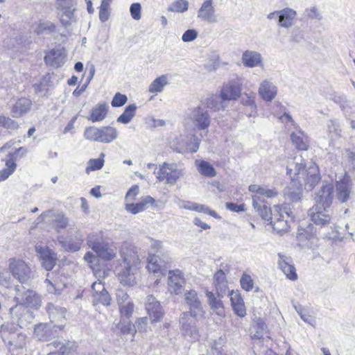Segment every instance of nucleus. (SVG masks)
I'll return each mask as SVG.
<instances>
[{
  "label": "nucleus",
  "instance_id": "24",
  "mask_svg": "<svg viewBox=\"0 0 355 355\" xmlns=\"http://www.w3.org/2000/svg\"><path fill=\"white\" fill-rule=\"evenodd\" d=\"M138 266L124 265L118 272L120 282L124 286H133L136 283Z\"/></svg>",
  "mask_w": 355,
  "mask_h": 355
},
{
  "label": "nucleus",
  "instance_id": "12",
  "mask_svg": "<svg viewBox=\"0 0 355 355\" xmlns=\"http://www.w3.org/2000/svg\"><path fill=\"white\" fill-rule=\"evenodd\" d=\"M334 185L331 183L323 182L315 198V204L313 206L329 208L332 203L334 194Z\"/></svg>",
  "mask_w": 355,
  "mask_h": 355
},
{
  "label": "nucleus",
  "instance_id": "28",
  "mask_svg": "<svg viewBox=\"0 0 355 355\" xmlns=\"http://www.w3.org/2000/svg\"><path fill=\"white\" fill-rule=\"evenodd\" d=\"M278 257L279 267L286 276L291 280L297 279V275L295 271V268L291 263V258L286 257L280 253L278 254Z\"/></svg>",
  "mask_w": 355,
  "mask_h": 355
},
{
  "label": "nucleus",
  "instance_id": "55",
  "mask_svg": "<svg viewBox=\"0 0 355 355\" xmlns=\"http://www.w3.org/2000/svg\"><path fill=\"white\" fill-rule=\"evenodd\" d=\"M55 227L56 230L60 232L62 230L67 227L68 225V219L62 214H58L54 219Z\"/></svg>",
  "mask_w": 355,
  "mask_h": 355
},
{
  "label": "nucleus",
  "instance_id": "40",
  "mask_svg": "<svg viewBox=\"0 0 355 355\" xmlns=\"http://www.w3.org/2000/svg\"><path fill=\"white\" fill-rule=\"evenodd\" d=\"M214 283L218 293L226 291L227 282L223 270H219L214 274Z\"/></svg>",
  "mask_w": 355,
  "mask_h": 355
},
{
  "label": "nucleus",
  "instance_id": "42",
  "mask_svg": "<svg viewBox=\"0 0 355 355\" xmlns=\"http://www.w3.org/2000/svg\"><path fill=\"white\" fill-rule=\"evenodd\" d=\"M137 105L135 103L128 105L124 112L117 118L116 121L123 124L130 123L135 115Z\"/></svg>",
  "mask_w": 355,
  "mask_h": 355
},
{
  "label": "nucleus",
  "instance_id": "50",
  "mask_svg": "<svg viewBox=\"0 0 355 355\" xmlns=\"http://www.w3.org/2000/svg\"><path fill=\"white\" fill-rule=\"evenodd\" d=\"M188 209L189 210H194L198 212H202L205 214H207L211 216H213L215 218H219V216L218 214L214 211L211 210L209 207L205 206L204 205H199L197 203H192L191 206L190 207H188Z\"/></svg>",
  "mask_w": 355,
  "mask_h": 355
},
{
  "label": "nucleus",
  "instance_id": "39",
  "mask_svg": "<svg viewBox=\"0 0 355 355\" xmlns=\"http://www.w3.org/2000/svg\"><path fill=\"white\" fill-rule=\"evenodd\" d=\"M168 84L167 75H162L156 78L149 85L148 92L152 94L159 93Z\"/></svg>",
  "mask_w": 355,
  "mask_h": 355
},
{
  "label": "nucleus",
  "instance_id": "1",
  "mask_svg": "<svg viewBox=\"0 0 355 355\" xmlns=\"http://www.w3.org/2000/svg\"><path fill=\"white\" fill-rule=\"evenodd\" d=\"M287 174L292 180V186L284 191V198L288 202H295L302 196V183L306 189L311 190L320 181L318 167L313 162L306 164L301 156L295 157L288 163Z\"/></svg>",
  "mask_w": 355,
  "mask_h": 355
},
{
  "label": "nucleus",
  "instance_id": "57",
  "mask_svg": "<svg viewBox=\"0 0 355 355\" xmlns=\"http://www.w3.org/2000/svg\"><path fill=\"white\" fill-rule=\"evenodd\" d=\"M120 313L121 316L125 318H129L134 310V305L132 301H128V303L122 304L119 306Z\"/></svg>",
  "mask_w": 355,
  "mask_h": 355
},
{
  "label": "nucleus",
  "instance_id": "29",
  "mask_svg": "<svg viewBox=\"0 0 355 355\" xmlns=\"http://www.w3.org/2000/svg\"><path fill=\"white\" fill-rule=\"evenodd\" d=\"M51 323H40L35 327L34 336L39 340H48L57 331Z\"/></svg>",
  "mask_w": 355,
  "mask_h": 355
},
{
  "label": "nucleus",
  "instance_id": "36",
  "mask_svg": "<svg viewBox=\"0 0 355 355\" xmlns=\"http://www.w3.org/2000/svg\"><path fill=\"white\" fill-rule=\"evenodd\" d=\"M118 137L117 130L112 126H102L99 128V142L109 144Z\"/></svg>",
  "mask_w": 355,
  "mask_h": 355
},
{
  "label": "nucleus",
  "instance_id": "7",
  "mask_svg": "<svg viewBox=\"0 0 355 355\" xmlns=\"http://www.w3.org/2000/svg\"><path fill=\"white\" fill-rule=\"evenodd\" d=\"M196 318L193 315L182 313L180 317V329L182 336L188 340L195 342L200 338L199 331L196 327Z\"/></svg>",
  "mask_w": 355,
  "mask_h": 355
},
{
  "label": "nucleus",
  "instance_id": "8",
  "mask_svg": "<svg viewBox=\"0 0 355 355\" xmlns=\"http://www.w3.org/2000/svg\"><path fill=\"white\" fill-rule=\"evenodd\" d=\"M87 244L101 259L109 261L114 259L116 254V248L105 242L102 239H93L89 236Z\"/></svg>",
  "mask_w": 355,
  "mask_h": 355
},
{
  "label": "nucleus",
  "instance_id": "31",
  "mask_svg": "<svg viewBox=\"0 0 355 355\" xmlns=\"http://www.w3.org/2000/svg\"><path fill=\"white\" fill-rule=\"evenodd\" d=\"M276 86L270 81L264 80L260 84L259 94L266 101H271L277 95Z\"/></svg>",
  "mask_w": 355,
  "mask_h": 355
},
{
  "label": "nucleus",
  "instance_id": "35",
  "mask_svg": "<svg viewBox=\"0 0 355 355\" xmlns=\"http://www.w3.org/2000/svg\"><path fill=\"white\" fill-rule=\"evenodd\" d=\"M155 200L153 198L147 196L142 198L141 201L137 203H128L125 205V209L132 214H139L146 209V205L153 204Z\"/></svg>",
  "mask_w": 355,
  "mask_h": 355
},
{
  "label": "nucleus",
  "instance_id": "32",
  "mask_svg": "<svg viewBox=\"0 0 355 355\" xmlns=\"http://www.w3.org/2000/svg\"><path fill=\"white\" fill-rule=\"evenodd\" d=\"M252 325H251V338L252 339H261L263 336V332L266 329V325L264 323L263 319L257 316L255 313H253L252 317Z\"/></svg>",
  "mask_w": 355,
  "mask_h": 355
},
{
  "label": "nucleus",
  "instance_id": "25",
  "mask_svg": "<svg viewBox=\"0 0 355 355\" xmlns=\"http://www.w3.org/2000/svg\"><path fill=\"white\" fill-rule=\"evenodd\" d=\"M168 291L175 295L182 294L184 290L185 280L179 271L177 272H170L168 280Z\"/></svg>",
  "mask_w": 355,
  "mask_h": 355
},
{
  "label": "nucleus",
  "instance_id": "23",
  "mask_svg": "<svg viewBox=\"0 0 355 355\" xmlns=\"http://www.w3.org/2000/svg\"><path fill=\"white\" fill-rule=\"evenodd\" d=\"M178 139L180 140L179 153H182L184 150L191 153L198 151L200 139L196 135L193 134L188 136L181 135Z\"/></svg>",
  "mask_w": 355,
  "mask_h": 355
},
{
  "label": "nucleus",
  "instance_id": "33",
  "mask_svg": "<svg viewBox=\"0 0 355 355\" xmlns=\"http://www.w3.org/2000/svg\"><path fill=\"white\" fill-rule=\"evenodd\" d=\"M108 108L106 103H99L91 110L90 114L87 119L92 123L101 122L105 119Z\"/></svg>",
  "mask_w": 355,
  "mask_h": 355
},
{
  "label": "nucleus",
  "instance_id": "59",
  "mask_svg": "<svg viewBox=\"0 0 355 355\" xmlns=\"http://www.w3.org/2000/svg\"><path fill=\"white\" fill-rule=\"evenodd\" d=\"M327 130L329 133H334L336 135H340L341 128L340 123L336 119H330L327 123Z\"/></svg>",
  "mask_w": 355,
  "mask_h": 355
},
{
  "label": "nucleus",
  "instance_id": "30",
  "mask_svg": "<svg viewBox=\"0 0 355 355\" xmlns=\"http://www.w3.org/2000/svg\"><path fill=\"white\" fill-rule=\"evenodd\" d=\"M336 197L341 203L346 202L351 193V186L348 178H343L336 182Z\"/></svg>",
  "mask_w": 355,
  "mask_h": 355
},
{
  "label": "nucleus",
  "instance_id": "53",
  "mask_svg": "<svg viewBox=\"0 0 355 355\" xmlns=\"http://www.w3.org/2000/svg\"><path fill=\"white\" fill-rule=\"evenodd\" d=\"M6 166L7 168L0 172V182L7 179L16 169V164L12 159H8Z\"/></svg>",
  "mask_w": 355,
  "mask_h": 355
},
{
  "label": "nucleus",
  "instance_id": "47",
  "mask_svg": "<svg viewBox=\"0 0 355 355\" xmlns=\"http://www.w3.org/2000/svg\"><path fill=\"white\" fill-rule=\"evenodd\" d=\"M55 26L51 21L40 22L35 28V32L38 35L49 34L54 32Z\"/></svg>",
  "mask_w": 355,
  "mask_h": 355
},
{
  "label": "nucleus",
  "instance_id": "44",
  "mask_svg": "<svg viewBox=\"0 0 355 355\" xmlns=\"http://www.w3.org/2000/svg\"><path fill=\"white\" fill-rule=\"evenodd\" d=\"M199 173L206 177L212 178L216 176V173L214 168L209 162L202 160L198 165Z\"/></svg>",
  "mask_w": 355,
  "mask_h": 355
},
{
  "label": "nucleus",
  "instance_id": "20",
  "mask_svg": "<svg viewBox=\"0 0 355 355\" xmlns=\"http://www.w3.org/2000/svg\"><path fill=\"white\" fill-rule=\"evenodd\" d=\"M36 251L43 267L48 271L52 270L57 261V256L54 252L46 246H37Z\"/></svg>",
  "mask_w": 355,
  "mask_h": 355
},
{
  "label": "nucleus",
  "instance_id": "16",
  "mask_svg": "<svg viewBox=\"0 0 355 355\" xmlns=\"http://www.w3.org/2000/svg\"><path fill=\"white\" fill-rule=\"evenodd\" d=\"M46 309L49 313L51 324L53 326V328L59 329L60 330L62 329L64 325L57 323L62 322L65 319L66 309L51 302L47 304Z\"/></svg>",
  "mask_w": 355,
  "mask_h": 355
},
{
  "label": "nucleus",
  "instance_id": "45",
  "mask_svg": "<svg viewBox=\"0 0 355 355\" xmlns=\"http://www.w3.org/2000/svg\"><path fill=\"white\" fill-rule=\"evenodd\" d=\"M62 246L67 251L76 252L81 248L83 240L80 239H65L60 241Z\"/></svg>",
  "mask_w": 355,
  "mask_h": 355
},
{
  "label": "nucleus",
  "instance_id": "27",
  "mask_svg": "<svg viewBox=\"0 0 355 355\" xmlns=\"http://www.w3.org/2000/svg\"><path fill=\"white\" fill-rule=\"evenodd\" d=\"M252 205L264 220L270 222L273 219L270 207L264 202L260 196L256 195L252 196Z\"/></svg>",
  "mask_w": 355,
  "mask_h": 355
},
{
  "label": "nucleus",
  "instance_id": "5",
  "mask_svg": "<svg viewBox=\"0 0 355 355\" xmlns=\"http://www.w3.org/2000/svg\"><path fill=\"white\" fill-rule=\"evenodd\" d=\"M275 208L277 214H273V219L270 223L277 232H286L290 227V223L293 220V213L286 206H275Z\"/></svg>",
  "mask_w": 355,
  "mask_h": 355
},
{
  "label": "nucleus",
  "instance_id": "37",
  "mask_svg": "<svg viewBox=\"0 0 355 355\" xmlns=\"http://www.w3.org/2000/svg\"><path fill=\"white\" fill-rule=\"evenodd\" d=\"M225 101H223L221 94H211L209 96L201 105L203 107L214 110V111L219 110L225 107Z\"/></svg>",
  "mask_w": 355,
  "mask_h": 355
},
{
  "label": "nucleus",
  "instance_id": "62",
  "mask_svg": "<svg viewBox=\"0 0 355 355\" xmlns=\"http://www.w3.org/2000/svg\"><path fill=\"white\" fill-rule=\"evenodd\" d=\"M304 15L308 19H310L320 20L322 19V17L320 15V13L318 9L315 6L305 9Z\"/></svg>",
  "mask_w": 355,
  "mask_h": 355
},
{
  "label": "nucleus",
  "instance_id": "49",
  "mask_svg": "<svg viewBox=\"0 0 355 355\" xmlns=\"http://www.w3.org/2000/svg\"><path fill=\"white\" fill-rule=\"evenodd\" d=\"M105 154L101 153L98 159H92L88 162V166L86 168V171L88 173L90 171H96L102 168L104 164Z\"/></svg>",
  "mask_w": 355,
  "mask_h": 355
},
{
  "label": "nucleus",
  "instance_id": "63",
  "mask_svg": "<svg viewBox=\"0 0 355 355\" xmlns=\"http://www.w3.org/2000/svg\"><path fill=\"white\" fill-rule=\"evenodd\" d=\"M50 345H53L55 347L59 348V354L60 355H70L73 347V345L70 343H67V345H66L63 343L56 342L51 343Z\"/></svg>",
  "mask_w": 355,
  "mask_h": 355
},
{
  "label": "nucleus",
  "instance_id": "54",
  "mask_svg": "<svg viewBox=\"0 0 355 355\" xmlns=\"http://www.w3.org/2000/svg\"><path fill=\"white\" fill-rule=\"evenodd\" d=\"M189 3L186 0H178L173 3L168 10L171 12H183L188 10Z\"/></svg>",
  "mask_w": 355,
  "mask_h": 355
},
{
  "label": "nucleus",
  "instance_id": "2",
  "mask_svg": "<svg viewBox=\"0 0 355 355\" xmlns=\"http://www.w3.org/2000/svg\"><path fill=\"white\" fill-rule=\"evenodd\" d=\"M154 173L159 182L173 186L184 175V171L176 163L163 162L155 166Z\"/></svg>",
  "mask_w": 355,
  "mask_h": 355
},
{
  "label": "nucleus",
  "instance_id": "21",
  "mask_svg": "<svg viewBox=\"0 0 355 355\" xmlns=\"http://www.w3.org/2000/svg\"><path fill=\"white\" fill-rule=\"evenodd\" d=\"M241 92V87L239 81L232 80L224 85L220 94L223 101H227L236 100L240 96Z\"/></svg>",
  "mask_w": 355,
  "mask_h": 355
},
{
  "label": "nucleus",
  "instance_id": "9",
  "mask_svg": "<svg viewBox=\"0 0 355 355\" xmlns=\"http://www.w3.org/2000/svg\"><path fill=\"white\" fill-rule=\"evenodd\" d=\"M184 302L189 309V311L184 313L193 315L196 318H204L205 311L196 291L193 289L187 290L184 293Z\"/></svg>",
  "mask_w": 355,
  "mask_h": 355
},
{
  "label": "nucleus",
  "instance_id": "56",
  "mask_svg": "<svg viewBox=\"0 0 355 355\" xmlns=\"http://www.w3.org/2000/svg\"><path fill=\"white\" fill-rule=\"evenodd\" d=\"M241 288L245 291H250L253 288L254 281L251 276L248 274H243L240 279Z\"/></svg>",
  "mask_w": 355,
  "mask_h": 355
},
{
  "label": "nucleus",
  "instance_id": "34",
  "mask_svg": "<svg viewBox=\"0 0 355 355\" xmlns=\"http://www.w3.org/2000/svg\"><path fill=\"white\" fill-rule=\"evenodd\" d=\"M32 105V102L26 98H19L11 108L13 117H20L27 113Z\"/></svg>",
  "mask_w": 355,
  "mask_h": 355
},
{
  "label": "nucleus",
  "instance_id": "64",
  "mask_svg": "<svg viewBox=\"0 0 355 355\" xmlns=\"http://www.w3.org/2000/svg\"><path fill=\"white\" fill-rule=\"evenodd\" d=\"M148 318L147 317H143L138 318L135 324V329L139 331H147Z\"/></svg>",
  "mask_w": 355,
  "mask_h": 355
},
{
  "label": "nucleus",
  "instance_id": "3",
  "mask_svg": "<svg viewBox=\"0 0 355 355\" xmlns=\"http://www.w3.org/2000/svg\"><path fill=\"white\" fill-rule=\"evenodd\" d=\"M187 114V118L191 121L196 130L202 131L205 134L208 133V129L211 123V117L208 111L202 105L189 109Z\"/></svg>",
  "mask_w": 355,
  "mask_h": 355
},
{
  "label": "nucleus",
  "instance_id": "43",
  "mask_svg": "<svg viewBox=\"0 0 355 355\" xmlns=\"http://www.w3.org/2000/svg\"><path fill=\"white\" fill-rule=\"evenodd\" d=\"M44 283L49 293L60 294L59 289L58 288V283L55 278V275L53 272H47Z\"/></svg>",
  "mask_w": 355,
  "mask_h": 355
},
{
  "label": "nucleus",
  "instance_id": "48",
  "mask_svg": "<svg viewBox=\"0 0 355 355\" xmlns=\"http://www.w3.org/2000/svg\"><path fill=\"white\" fill-rule=\"evenodd\" d=\"M83 136L89 141L99 142V128L94 126L85 128Z\"/></svg>",
  "mask_w": 355,
  "mask_h": 355
},
{
  "label": "nucleus",
  "instance_id": "13",
  "mask_svg": "<svg viewBox=\"0 0 355 355\" xmlns=\"http://www.w3.org/2000/svg\"><path fill=\"white\" fill-rule=\"evenodd\" d=\"M58 9L62 12L60 15L61 23L67 26L74 19L76 0H57Z\"/></svg>",
  "mask_w": 355,
  "mask_h": 355
},
{
  "label": "nucleus",
  "instance_id": "60",
  "mask_svg": "<svg viewBox=\"0 0 355 355\" xmlns=\"http://www.w3.org/2000/svg\"><path fill=\"white\" fill-rule=\"evenodd\" d=\"M110 6L107 3H101L99 8V19L101 22H105L110 17Z\"/></svg>",
  "mask_w": 355,
  "mask_h": 355
},
{
  "label": "nucleus",
  "instance_id": "58",
  "mask_svg": "<svg viewBox=\"0 0 355 355\" xmlns=\"http://www.w3.org/2000/svg\"><path fill=\"white\" fill-rule=\"evenodd\" d=\"M0 126L13 130L18 128V124L9 117L0 116Z\"/></svg>",
  "mask_w": 355,
  "mask_h": 355
},
{
  "label": "nucleus",
  "instance_id": "14",
  "mask_svg": "<svg viewBox=\"0 0 355 355\" xmlns=\"http://www.w3.org/2000/svg\"><path fill=\"white\" fill-rule=\"evenodd\" d=\"M119 254L124 265L138 266L140 263L137 249L131 243H123L120 248Z\"/></svg>",
  "mask_w": 355,
  "mask_h": 355
},
{
  "label": "nucleus",
  "instance_id": "11",
  "mask_svg": "<svg viewBox=\"0 0 355 355\" xmlns=\"http://www.w3.org/2000/svg\"><path fill=\"white\" fill-rule=\"evenodd\" d=\"M10 314L13 319H16L20 328L26 327L31 323L35 318L33 312L23 304H17L10 308Z\"/></svg>",
  "mask_w": 355,
  "mask_h": 355
},
{
  "label": "nucleus",
  "instance_id": "18",
  "mask_svg": "<svg viewBox=\"0 0 355 355\" xmlns=\"http://www.w3.org/2000/svg\"><path fill=\"white\" fill-rule=\"evenodd\" d=\"M146 309L152 322H159L164 314L160 303L153 295L147 296Z\"/></svg>",
  "mask_w": 355,
  "mask_h": 355
},
{
  "label": "nucleus",
  "instance_id": "6",
  "mask_svg": "<svg viewBox=\"0 0 355 355\" xmlns=\"http://www.w3.org/2000/svg\"><path fill=\"white\" fill-rule=\"evenodd\" d=\"M15 291L17 292L15 299L19 303L23 304L27 309L31 308L38 309L41 306V298L35 291L26 289L23 286H16Z\"/></svg>",
  "mask_w": 355,
  "mask_h": 355
},
{
  "label": "nucleus",
  "instance_id": "4",
  "mask_svg": "<svg viewBox=\"0 0 355 355\" xmlns=\"http://www.w3.org/2000/svg\"><path fill=\"white\" fill-rule=\"evenodd\" d=\"M1 337L11 349H22L26 344V335L17 329L13 324L2 326Z\"/></svg>",
  "mask_w": 355,
  "mask_h": 355
},
{
  "label": "nucleus",
  "instance_id": "51",
  "mask_svg": "<svg viewBox=\"0 0 355 355\" xmlns=\"http://www.w3.org/2000/svg\"><path fill=\"white\" fill-rule=\"evenodd\" d=\"M241 103L244 106L249 107L251 110V112L248 114V116H254L257 113V105L253 97L245 94L242 96Z\"/></svg>",
  "mask_w": 355,
  "mask_h": 355
},
{
  "label": "nucleus",
  "instance_id": "17",
  "mask_svg": "<svg viewBox=\"0 0 355 355\" xmlns=\"http://www.w3.org/2000/svg\"><path fill=\"white\" fill-rule=\"evenodd\" d=\"M328 212L327 208L313 206L309 211V215L314 224L324 227L331 222V216Z\"/></svg>",
  "mask_w": 355,
  "mask_h": 355
},
{
  "label": "nucleus",
  "instance_id": "10",
  "mask_svg": "<svg viewBox=\"0 0 355 355\" xmlns=\"http://www.w3.org/2000/svg\"><path fill=\"white\" fill-rule=\"evenodd\" d=\"M9 270L14 278L24 284L31 277V270L22 259L11 258L9 259Z\"/></svg>",
  "mask_w": 355,
  "mask_h": 355
},
{
  "label": "nucleus",
  "instance_id": "46",
  "mask_svg": "<svg viewBox=\"0 0 355 355\" xmlns=\"http://www.w3.org/2000/svg\"><path fill=\"white\" fill-rule=\"evenodd\" d=\"M207 297L211 309L215 311L218 315H222L223 309L220 300H218L211 292H207Z\"/></svg>",
  "mask_w": 355,
  "mask_h": 355
},
{
  "label": "nucleus",
  "instance_id": "19",
  "mask_svg": "<svg viewBox=\"0 0 355 355\" xmlns=\"http://www.w3.org/2000/svg\"><path fill=\"white\" fill-rule=\"evenodd\" d=\"M278 14L279 20H277V25L279 27L289 28L295 24L297 13L294 9L286 7L278 10Z\"/></svg>",
  "mask_w": 355,
  "mask_h": 355
},
{
  "label": "nucleus",
  "instance_id": "26",
  "mask_svg": "<svg viewBox=\"0 0 355 355\" xmlns=\"http://www.w3.org/2000/svg\"><path fill=\"white\" fill-rule=\"evenodd\" d=\"M241 60L245 67L253 68L263 67V58L260 53L247 50L242 54Z\"/></svg>",
  "mask_w": 355,
  "mask_h": 355
},
{
  "label": "nucleus",
  "instance_id": "61",
  "mask_svg": "<svg viewBox=\"0 0 355 355\" xmlns=\"http://www.w3.org/2000/svg\"><path fill=\"white\" fill-rule=\"evenodd\" d=\"M128 101V98L125 95L121 94V93H116L112 98L111 105L112 107H119L125 104Z\"/></svg>",
  "mask_w": 355,
  "mask_h": 355
},
{
  "label": "nucleus",
  "instance_id": "41",
  "mask_svg": "<svg viewBox=\"0 0 355 355\" xmlns=\"http://www.w3.org/2000/svg\"><path fill=\"white\" fill-rule=\"evenodd\" d=\"M93 305L102 304L104 306H109L112 300L110 295L107 291L103 292L100 291L92 293Z\"/></svg>",
  "mask_w": 355,
  "mask_h": 355
},
{
  "label": "nucleus",
  "instance_id": "38",
  "mask_svg": "<svg viewBox=\"0 0 355 355\" xmlns=\"http://www.w3.org/2000/svg\"><path fill=\"white\" fill-rule=\"evenodd\" d=\"M291 139L295 148L300 150H306L308 148V137L306 135L299 130L291 135Z\"/></svg>",
  "mask_w": 355,
  "mask_h": 355
},
{
  "label": "nucleus",
  "instance_id": "22",
  "mask_svg": "<svg viewBox=\"0 0 355 355\" xmlns=\"http://www.w3.org/2000/svg\"><path fill=\"white\" fill-rule=\"evenodd\" d=\"M65 50L63 48H58L51 50L44 57L46 64L58 68L64 64L66 59Z\"/></svg>",
  "mask_w": 355,
  "mask_h": 355
},
{
  "label": "nucleus",
  "instance_id": "15",
  "mask_svg": "<svg viewBox=\"0 0 355 355\" xmlns=\"http://www.w3.org/2000/svg\"><path fill=\"white\" fill-rule=\"evenodd\" d=\"M198 18L209 24L218 21L213 0H205L198 11Z\"/></svg>",
  "mask_w": 355,
  "mask_h": 355
},
{
  "label": "nucleus",
  "instance_id": "52",
  "mask_svg": "<svg viewBox=\"0 0 355 355\" xmlns=\"http://www.w3.org/2000/svg\"><path fill=\"white\" fill-rule=\"evenodd\" d=\"M159 258L155 254H149L148 257L147 269L153 273H157L161 270V265L158 263Z\"/></svg>",
  "mask_w": 355,
  "mask_h": 355
}]
</instances>
